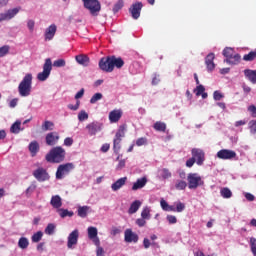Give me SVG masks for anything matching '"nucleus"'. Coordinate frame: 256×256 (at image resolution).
<instances>
[{"label":"nucleus","mask_w":256,"mask_h":256,"mask_svg":"<svg viewBox=\"0 0 256 256\" xmlns=\"http://www.w3.org/2000/svg\"><path fill=\"white\" fill-rule=\"evenodd\" d=\"M143 8V2H134L132 6H130L129 11L132 14V18L137 20L141 16V11Z\"/></svg>","instance_id":"nucleus-11"},{"label":"nucleus","mask_w":256,"mask_h":256,"mask_svg":"<svg viewBox=\"0 0 256 256\" xmlns=\"http://www.w3.org/2000/svg\"><path fill=\"white\" fill-rule=\"evenodd\" d=\"M187 186H188V183L184 180H178L175 183V189H177V191H184Z\"/></svg>","instance_id":"nucleus-36"},{"label":"nucleus","mask_w":256,"mask_h":256,"mask_svg":"<svg viewBox=\"0 0 256 256\" xmlns=\"http://www.w3.org/2000/svg\"><path fill=\"white\" fill-rule=\"evenodd\" d=\"M75 58L77 62L83 66H88L90 63V58L87 56V54H77Z\"/></svg>","instance_id":"nucleus-27"},{"label":"nucleus","mask_w":256,"mask_h":256,"mask_svg":"<svg viewBox=\"0 0 256 256\" xmlns=\"http://www.w3.org/2000/svg\"><path fill=\"white\" fill-rule=\"evenodd\" d=\"M249 129H250V133H252V135H256V121H250Z\"/></svg>","instance_id":"nucleus-54"},{"label":"nucleus","mask_w":256,"mask_h":256,"mask_svg":"<svg viewBox=\"0 0 256 256\" xmlns=\"http://www.w3.org/2000/svg\"><path fill=\"white\" fill-rule=\"evenodd\" d=\"M121 117H123V110H121V108H115L109 113L110 123H119Z\"/></svg>","instance_id":"nucleus-14"},{"label":"nucleus","mask_w":256,"mask_h":256,"mask_svg":"<svg viewBox=\"0 0 256 256\" xmlns=\"http://www.w3.org/2000/svg\"><path fill=\"white\" fill-rule=\"evenodd\" d=\"M125 62L121 56H103L99 60V67L101 70H104L105 72H113L115 66L117 68H122L124 66Z\"/></svg>","instance_id":"nucleus-1"},{"label":"nucleus","mask_w":256,"mask_h":256,"mask_svg":"<svg viewBox=\"0 0 256 256\" xmlns=\"http://www.w3.org/2000/svg\"><path fill=\"white\" fill-rule=\"evenodd\" d=\"M147 144V139L145 137H140V139H137L136 145L138 147H142L143 145Z\"/></svg>","instance_id":"nucleus-56"},{"label":"nucleus","mask_w":256,"mask_h":256,"mask_svg":"<svg viewBox=\"0 0 256 256\" xmlns=\"http://www.w3.org/2000/svg\"><path fill=\"white\" fill-rule=\"evenodd\" d=\"M153 129L155 131L165 133L166 129H167V125H166V123H162V121H156V123H154V125H153Z\"/></svg>","instance_id":"nucleus-30"},{"label":"nucleus","mask_w":256,"mask_h":256,"mask_svg":"<svg viewBox=\"0 0 256 256\" xmlns=\"http://www.w3.org/2000/svg\"><path fill=\"white\" fill-rule=\"evenodd\" d=\"M121 149V139L119 137V131L115 134L114 141H113V150L114 153L118 155L119 151Z\"/></svg>","instance_id":"nucleus-28"},{"label":"nucleus","mask_w":256,"mask_h":256,"mask_svg":"<svg viewBox=\"0 0 256 256\" xmlns=\"http://www.w3.org/2000/svg\"><path fill=\"white\" fill-rule=\"evenodd\" d=\"M141 205H142L141 201H134L130 205V208L128 209V213H130V215L137 213V211L140 209Z\"/></svg>","instance_id":"nucleus-31"},{"label":"nucleus","mask_w":256,"mask_h":256,"mask_svg":"<svg viewBox=\"0 0 256 256\" xmlns=\"http://www.w3.org/2000/svg\"><path fill=\"white\" fill-rule=\"evenodd\" d=\"M33 176L37 181L44 182L49 181L50 175L47 172V169H44L43 167H39L35 171H33Z\"/></svg>","instance_id":"nucleus-8"},{"label":"nucleus","mask_w":256,"mask_h":256,"mask_svg":"<svg viewBox=\"0 0 256 256\" xmlns=\"http://www.w3.org/2000/svg\"><path fill=\"white\" fill-rule=\"evenodd\" d=\"M73 211H69L68 209H60V217H73Z\"/></svg>","instance_id":"nucleus-45"},{"label":"nucleus","mask_w":256,"mask_h":256,"mask_svg":"<svg viewBox=\"0 0 256 256\" xmlns=\"http://www.w3.org/2000/svg\"><path fill=\"white\" fill-rule=\"evenodd\" d=\"M85 88H81L76 94L75 99L77 100L76 104H68V109H71V111H78L80 107V100L82 97H84Z\"/></svg>","instance_id":"nucleus-17"},{"label":"nucleus","mask_w":256,"mask_h":256,"mask_svg":"<svg viewBox=\"0 0 256 256\" xmlns=\"http://www.w3.org/2000/svg\"><path fill=\"white\" fill-rule=\"evenodd\" d=\"M204 91H205V86H203V84H200V80H199V84L195 88V93L197 97H200V95H203Z\"/></svg>","instance_id":"nucleus-46"},{"label":"nucleus","mask_w":256,"mask_h":256,"mask_svg":"<svg viewBox=\"0 0 256 256\" xmlns=\"http://www.w3.org/2000/svg\"><path fill=\"white\" fill-rule=\"evenodd\" d=\"M124 241H126V243H138L139 235L134 233L132 229H126V231H124Z\"/></svg>","instance_id":"nucleus-13"},{"label":"nucleus","mask_w":256,"mask_h":256,"mask_svg":"<svg viewBox=\"0 0 256 256\" xmlns=\"http://www.w3.org/2000/svg\"><path fill=\"white\" fill-rule=\"evenodd\" d=\"M187 182L189 189H198V187L205 185V181H203L199 173H188Z\"/></svg>","instance_id":"nucleus-5"},{"label":"nucleus","mask_w":256,"mask_h":256,"mask_svg":"<svg viewBox=\"0 0 256 256\" xmlns=\"http://www.w3.org/2000/svg\"><path fill=\"white\" fill-rule=\"evenodd\" d=\"M146 223L147 221H145L144 217L136 219V225H138V227H145Z\"/></svg>","instance_id":"nucleus-61"},{"label":"nucleus","mask_w":256,"mask_h":256,"mask_svg":"<svg viewBox=\"0 0 256 256\" xmlns=\"http://www.w3.org/2000/svg\"><path fill=\"white\" fill-rule=\"evenodd\" d=\"M57 32L56 24H50L48 28L45 30V40H53L55 34Z\"/></svg>","instance_id":"nucleus-22"},{"label":"nucleus","mask_w":256,"mask_h":256,"mask_svg":"<svg viewBox=\"0 0 256 256\" xmlns=\"http://www.w3.org/2000/svg\"><path fill=\"white\" fill-rule=\"evenodd\" d=\"M160 205H161V208L163 209V211H169V203H167V201H165V199H162L160 201Z\"/></svg>","instance_id":"nucleus-58"},{"label":"nucleus","mask_w":256,"mask_h":256,"mask_svg":"<svg viewBox=\"0 0 256 256\" xmlns=\"http://www.w3.org/2000/svg\"><path fill=\"white\" fill-rule=\"evenodd\" d=\"M86 129L89 133V135L94 136L97 135L100 131L103 129V124L99 123L98 121H93V123H89V125L86 126Z\"/></svg>","instance_id":"nucleus-12"},{"label":"nucleus","mask_w":256,"mask_h":256,"mask_svg":"<svg viewBox=\"0 0 256 256\" xmlns=\"http://www.w3.org/2000/svg\"><path fill=\"white\" fill-rule=\"evenodd\" d=\"M50 204L52 205V207H54V209H59V213H61L60 208L63 205V201L60 195H53V197L51 198Z\"/></svg>","instance_id":"nucleus-25"},{"label":"nucleus","mask_w":256,"mask_h":256,"mask_svg":"<svg viewBox=\"0 0 256 256\" xmlns=\"http://www.w3.org/2000/svg\"><path fill=\"white\" fill-rule=\"evenodd\" d=\"M39 149H40V147H39V143H37V141H32V143H30L29 151L33 157H35V155H37V153L39 152Z\"/></svg>","instance_id":"nucleus-32"},{"label":"nucleus","mask_w":256,"mask_h":256,"mask_svg":"<svg viewBox=\"0 0 256 256\" xmlns=\"http://www.w3.org/2000/svg\"><path fill=\"white\" fill-rule=\"evenodd\" d=\"M242 89H243L245 95H249V93H251V91H252L251 86H248V84H243Z\"/></svg>","instance_id":"nucleus-62"},{"label":"nucleus","mask_w":256,"mask_h":256,"mask_svg":"<svg viewBox=\"0 0 256 256\" xmlns=\"http://www.w3.org/2000/svg\"><path fill=\"white\" fill-rule=\"evenodd\" d=\"M191 153L194 155V162L197 163V165H203L205 161L204 151L202 149H192Z\"/></svg>","instance_id":"nucleus-15"},{"label":"nucleus","mask_w":256,"mask_h":256,"mask_svg":"<svg viewBox=\"0 0 256 256\" xmlns=\"http://www.w3.org/2000/svg\"><path fill=\"white\" fill-rule=\"evenodd\" d=\"M78 119L79 121H86L87 119H89V115L88 113L86 112V110H80V113L78 115Z\"/></svg>","instance_id":"nucleus-48"},{"label":"nucleus","mask_w":256,"mask_h":256,"mask_svg":"<svg viewBox=\"0 0 256 256\" xmlns=\"http://www.w3.org/2000/svg\"><path fill=\"white\" fill-rule=\"evenodd\" d=\"M248 111L251 113L252 117L256 118V106H255V104H250V106H248Z\"/></svg>","instance_id":"nucleus-57"},{"label":"nucleus","mask_w":256,"mask_h":256,"mask_svg":"<svg viewBox=\"0 0 256 256\" xmlns=\"http://www.w3.org/2000/svg\"><path fill=\"white\" fill-rule=\"evenodd\" d=\"M65 64H66V60H64V58H58L53 62V66H57V67L65 66Z\"/></svg>","instance_id":"nucleus-51"},{"label":"nucleus","mask_w":256,"mask_h":256,"mask_svg":"<svg viewBox=\"0 0 256 256\" xmlns=\"http://www.w3.org/2000/svg\"><path fill=\"white\" fill-rule=\"evenodd\" d=\"M184 209H186L185 203H182L181 201L176 203V211H177V213H182L184 211Z\"/></svg>","instance_id":"nucleus-52"},{"label":"nucleus","mask_w":256,"mask_h":256,"mask_svg":"<svg viewBox=\"0 0 256 256\" xmlns=\"http://www.w3.org/2000/svg\"><path fill=\"white\" fill-rule=\"evenodd\" d=\"M41 129L44 132L53 131V129H55V123H53V121H44V123H42Z\"/></svg>","instance_id":"nucleus-33"},{"label":"nucleus","mask_w":256,"mask_h":256,"mask_svg":"<svg viewBox=\"0 0 256 256\" xmlns=\"http://www.w3.org/2000/svg\"><path fill=\"white\" fill-rule=\"evenodd\" d=\"M29 245L30 241L27 237H20L18 241V247H20V249H28Z\"/></svg>","instance_id":"nucleus-34"},{"label":"nucleus","mask_w":256,"mask_h":256,"mask_svg":"<svg viewBox=\"0 0 256 256\" xmlns=\"http://www.w3.org/2000/svg\"><path fill=\"white\" fill-rule=\"evenodd\" d=\"M244 75L252 85H256V70H253L252 68H245Z\"/></svg>","instance_id":"nucleus-21"},{"label":"nucleus","mask_w":256,"mask_h":256,"mask_svg":"<svg viewBox=\"0 0 256 256\" xmlns=\"http://www.w3.org/2000/svg\"><path fill=\"white\" fill-rule=\"evenodd\" d=\"M126 167V161L125 159H121L118 162V165L116 166L117 171H121L122 169H124Z\"/></svg>","instance_id":"nucleus-55"},{"label":"nucleus","mask_w":256,"mask_h":256,"mask_svg":"<svg viewBox=\"0 0 256 256\" xmlns=\"http://www.w3.org/2000/svg\"><path fill=\"white\" fill-rule=\"evenodd\" d=\"M52 68H53V62L51 58H46L43 65L42 72H38V75H37L38 81H47V78H49L51 74Z\"/></svg>","instance_id":"nucleus-6"},{"label":"nucleus","mask_w":256,"mask_h":256,"mask_svg":"<svg viewBox=\"0 0 256 256\" xmlns=\"http://www.w3.org/2000/svg\"><path fill=\"white\" fill-rule=\"evenodd\" d=\"M223 55L225 56V62L228 64H239L241 60V54L236 53L235 49L229 46L224 48Z\"/></svg>","instance_id":"nucleus-4"},{"label":"nucleus","mask_w":256,"mask_h":256,"mask_svg":"<svg viewBox=\"0 0 256 256\" xmlns=\"http://www.w3.org/2000/svg\"><path fill=\"white\" fill-rule=\"evenodd\" d=\"M78 239H79V231L78 229H75L68 236V243H67L68 249H73V247L77 245Z\"/></svg>","instance_id":"nucleus-16"},{"label":"nucleus","mask_w":256,"mask_h":256,"mask_svg":"<svg viewBox=\"0 0 256 256\" xmlns=\"http://www.w3.org/2000/svg\"><path fill=\"white\" fill-rule=\"evenodd\" d=\"M88 237L95 245H100L97 227H88Z\"/></svg>","instance_id":"nucleus-18"},{"label":"nucleus","mask_w":256,"mask_h":256,"mask_svg":"<svg viewBox=\"0 0 256 256\" xmlns=\"http://www.w3.org/2000/svg\"><path fill=\"white\" fill-rule=\"evenodd\" d=\"M160 175L162 179H171L172 173L169 169H161Z\"/></svg>","instance_id":"nucleus-42"},{"label":"nucleus","mask_w":256,"mask_h":256,"mask_svg":"<svg viewBox=\"0 0 256 256\" xmlns=\"http://www.w3.org/2000/svg\"><path fill=\"white\" fill-rule=\"evenodd\" d=\"M10 49V46L8 44H5L4 46H0V58L2 56H6V54H8Z\"/></svg>","instance_id":"nucleus-49"},{"label":"nucleus","mask_w":256,"mask_h":256,"mask_svg":"<svg viewBox=\"0 0 256 256\" xmlns=\"http://www.w3.org/2000/svg\"><path fill=\"white\" fill-rule=\"evenodd\" d=\"M32 85H33V74L28 72L25 74L23 79L21 80L20 84L18 85V92L21 97H29L32 92Z\"/></svg>","instance_id":"nucleus-2"},{"label":"nucleus","mask_w":256,"mask_h":256,"mask_svg":"<svg viewBox=\"0 0 256 256\" xmlns=\"http://www.w3.org/2000/svg\"><path fill=\"white\" fill-rule=\"evenodd\" d=\"M73 169V163H65L64 165H59L56 171V179H63V177H65V175H69L70 171Z\"/></svg>","instance_id":"nucleus-7"},{"label":"nucleus","mask_w":256,"mask_h":256,"mask_svg":"<svg viewBox=\"0 0 256 256\" xmlns=\"http://www.w3.org/2000/svg\"><path fill=\"white\" fill-rule=\"evenodd\" d=\"M193 165H195L194 155H192V157L186 161V167L191 168V167H193Z\"/></svg>","instance_id":"nucleus-59"},{"label":"nucleus","mask_w":256,"mask_h":256,"mask_svg":"<svg viewBox=\"0 0 256 256\" xmlns=\"http://www.w3.org/2000/svg\"><path fill=\"white\" fill-rule=\"evenodd\" d=\"M101 99H103L102 92H95V94L90 98V103L91 105H95V103H97V101H101Z\"/></svg>","instance_id":"nucleus-37"},{"label":"nucleus","mask_w":256,"mask_h":256,"mask_svg":"<svg viewBox=\"0 0 256 256\" xmlns=\"http://www.w3.org/2000/svg\"><path fill=\"white\" fill-rule=\"evenodd\" d=\"M141 217L144 218V221H146V219H150L151 211L149 207H144V209L141 212Z\"/></svg>","instance_id":"nucleus-44"},{"label":"nucleus","mask_w":256,"mask_h":256,"mask_svg":"<svg viewBox=\"0 0 256 256\" xmlns=\"http://www.w3.org/2000/svg\"><path fill=\"white\" fill-rule=\"evenodd\" d=\"M88 10L90 11L91 14L94 16L100 12L101 10V4L99 0H89V5H88Z\"/></svg>","instance_id":"nucleus-19"},{"label":"nucleus","mask_w":256,"mask_h":256,"mask_svg":"<svg viewBox=\"0 0 256 256\" xmlns=\"http://www.w3.org/2000/svg\"><path fill=\"white\" fill-rule=\"evenodd\" d=\"M143 245L145 249H149L151 247V241L147 237L144 238Z\"/></svg>","instance_id":"nucleus-64"},{"label":"nucleus","mask_w":256,"mask_h":256,"mask_svg":"<svg viewBox=\"0 0 256 256\" xmlns=\"http://www.w3.org/2000/svg\"><path fill=\"white\" fill-rule=\"evenodd\" d=\"M22 121H15L13 125L10 127V133H13L14 135H18L20 131H24V129H21Z\"/></svg>","instance_id":"nucleus-29"},{"label":"nucleus","mask_w":256,"mask_h":256,"mask_svg":"<svg viewBox=\"0 0 256 256\" xmlns=\"http://www.w3.org/2000/svg\"><path fill=\"white\" fill-rule=\"evenodd\" d=\"M126 131H127V125H120V127L118 129L120 143H122V139L125 137Z\"/></svg>","instance_id":"nucleus-40"},{"label":"nucleus","mask_w":256,"mask_h":256,"mask_svg":"<svg viewBox=\"0 0 256 256\" xmlns=\"http://www.w3.org/2000/svg\"><path fill=\"white\" fill-rule=\"evenodd\" d=\"M66 151L63 147H53L47 153L45 159L48 163H63L65 161Z\"/></svg>","instance_id":"nucleus-3"},{"label":"nucleus","mask_w":256,"mask_h":256,"mask_svg":"<svg viewBox=\"0 0 256 256\" xmlns=\"http://www.w3.org/2000/svg\"><path fill=\"white\" fill-rule=\"evenodd\" d=\"M167 221L170 224H175L177 223V217L175 215H167Z\"/></svg>","instance_id":"nucleus-60"},{"label":"nucleus","mask_w":256,"mask_h":256,"mask_svg":"<svg viewBox=\"0 0 256 256\" xmlns=\"http://www.w3.org/2000/svg\"><path fill=\"white\" fill-rule=\"evenodd\" d=\"M214 60H215L214 52H210L209 54H207V56L205 58V63H206L208 70H214V68H215Z\"/></svg>","instance_id":"nucleus-24"},{"label":"nucleus","mask_w":256,"mask_h":256,"mask_svg":"<svg viewBox=\"0 0 256 256\" xmlns=\"http://www.w3.org/2000/svg\"><path fill=\"white\" fill-rule=\"evenodd\" d=\"M42 237H43V231H37V233H34V235H32L33 243H39Z\"/></svg>","instance_id":"nucleus-43"},{"label":"nucleus","mask_w":256,"mask_h":256,"mask_svg":"<svg viewBox=\"0 0 256 256\" xmlns=\"http://www.w3.org/2000/svg\"><path fill=\"white\" fill-rule=\"evenodd\" d=\"M255 58H256V48L255 50H251L250 52H248V54L243 55V60H246V61H252V60H255Z\"/></svg>","instance_id":"nucleus-39"},{"label":"nucleus","mask_w":256,"mask_h":256,"mask_svg":"<svg viewBox=\"0 0 256 256\" xmlns=\"http://www.w3.org/2000/svg\"><path fill=\"white\" fill-rule=\"evenodd\" d=\"M213 97L215 101H221V99H223V94L222 92H219V90H215L213 93Z\"/></svg>","instance_id":"nucleus-53"},{"label":"nucleus","mask_w":256,"mask_h":256,"mask_svg":"<svg viewBox=\"0 0 256 256\" xmlns=\"http://www.w3.org/2000/svg\"><path fill=\"white\" fill-rule=\"evenodd\" d=\"M74 141L71 137H67L65 140H64V145H66V147H71V145H73Z\"/></svg>","instance_id":"nucleus-63"},{"label":"nucleus","mask_w":256,"mask_h":256,"mask_svg":"<svg viewBox=\"0 0 256 256\" xmlns=\"http://www.w3.org/2000/svg\"><path fill=\"white\" fill-rule=\"evenodd\" d=\"M127 183V177H121L115 183L112 184L111 188L113 191H119V189H122L124 185Z\"/></svg>","instance_id":"nucleus-26"},{"label":"nucleus","mask_w":256,"mask_h":256,"mask_svg":"<svg viewBox=\"0 0 256 256\" xmlns=\"http://www.w3.org/2000/svg\"><path fill=\"white\" fill-rule=\"evenodd\" d=\"M55 228L54 223H48L47 227L45 228L46 235H53V233H55Z\"/></svg>","instance_id":"nucleus-41"},{"label":"nucleus","mask_w":256,"mask_h":256,"mask_svg":"<svg viewBox=\"0 0 256 256\" xmlns=\"http://www.w3.org/2000/svg\"><path fill=\"white\" fill-rule=\"evenodd\" d=\"M21 8L16 7V8H10L9 10H6V12H1L0 13V22H3L4 20H11L14 18L19 12Z\"/></svg>","instance_id":"nucleus-9"},{"label":"nucleus","mask_w":256,"mask_h":256,"mask_svg":"<svg viewBox=\"0 0 256 256\" xmlns=\"http://www.w3.org/2000/svg\"><path fill=\"white\" fill-rule=\"evenodd\" d=\"M148 183L147 177H141L137 179L136 183L132 185V191H138L139 189H143Z\"/></svg>","instance_id":"nucleus-23"},{"label":"nucleus","mask_w":256,"mask_h":256,"mask_svg":"<svg viewBox=\"0 0 256 256\" xmlns=\"http://www.w3.org/2000/svg\"><path fill=\"white\" fill-rule=\"evenodd\" d=\"M60 137L59 133L57 132H51L46 135V145L54 146L56 143H58Z\"/></svg>","instance_id":"nucleus-20"},{"label":"nucleus","mask_w":256,"mask_h":256,"mask_svg":"<svg viewBox=\"0 0 256 256\" xmlns=\"http://www.w3.org/2000/svg\"><path fill=\"white\" fill-rule=\"evenodd\" d=\"M220 195L224 199H231V197H233V193H232L231 189H229V187H223V189H221V191H220Z\"/></svg>","instance_id":"nucleus-35"},{"label":"nucleus","mask_w":256,"mask_h":256,"mask_svg":"<svg viewBox=\"0 0 256 256\" xmlns=\"http://www.w3.org/2000/svg\"><path fill=\"white\" fill-rule=\"evenodd\" d=\"M89 209L90 207H88L87 205H84L83 207H78L79 217H82V218L87 217Z\"/></svg>","instance_id":"nucleus-38"},{"label":"nucleus","mask_w":256,"mask_h":256,"mask_svg":"<svg viewBox=\"0 0 256 256\" xmlns=\"http://www.w3.org/2000/svg\"><path fill=\"white\" fill-rule=\"evenodd\" d=\"M250 247H251V252L253 253V255L256 256V238L255 237H251Z\"/></svg>","instance_id":"nucleus-50"},{"label":"nucleus","mask_w":256,"mask_h":256,"mask_svg":"<svg viewBox=\"0 0 256 256\" xmlns=\"http://www.w3.org/2000/svg\"><path fill=\"white\" fill-rule=\"evenodd\" d=\"M124 6V0H118V2H116L114 4V7H113V12H119V10H121V8H123Z\"/></svg>","instance_id":"nucleus-47"},{"label":"nucleus","mask_w":256,"mask_h":256,"mask_svg":"<svg viewBox=\"0 0 256 256\" xmlns=\"http://www.w3.org/2000/svg\"><path fill=\"white\" fill-rule=\"evenodd\" d=\"M218 159L231 160L237 157V153L231 149H221L217 153Z\"/></svg>","instance_id":"nucleus-10"}]
</instances>
